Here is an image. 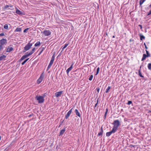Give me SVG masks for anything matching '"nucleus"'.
<instances>
[{
  "label": "nucleus",
  "mask_w": 151,
  "mask_h": 151,
  "mask_svg": "<svg viewBox=\"0 0 151 151\" xmlns=\"http://www.w3.org/2000/svg\"><path fill=\"white\" fill-rule=\"evenodd\" d=\"M13 48L12 47H10V48H9L7 49L6 52H10L11 51L13 50Z\"/></svg>",
  "instance_id": "18"
},
{
  "label": "nucleus",
  "mask_w": 151,
  "mask_h": 151,
  "mask_svg": "<svg viewBox=\"0 0 151 151\" xmlns=\"http://www.w3.org/2000/svg\"><path fill=\"white\" fill-rule=\"evenodd\" d=\"M9 5H6L4 7V8H3V9L4 10H5V9H7V8L9 7Z\"/></svg>",
  "instance_id": "31"
},
{
  "label": "nucleus",
  "mask_w": 151,
  "mask_h": 151,
  "mask_svg": "<svg viewBox=\"0 0 151 151\" xmlns=\"http://www.w3.org/2000/svg\"><path fill=\"white\" fill-rule=\"evenodd\" d=\"M132 146L133 147H134V145H133V146Z\"/></svg>",
  "instance_id": "61"
},
{
  "label": "nucleus",
  "mask_w": 151,
  "mask_h": 151,
  "mask_svg": "<svg viewBox=\"0 0 151 151\" xmlns=\"http://www.w3.org/2000/svg\"><path fill=\"white\" fill-rule=\"evenodd\" d=\"M116 131H117V130H116V129H115L114 128H113L112 130L109 132L110 133H111V134L112 133H115L116 132Z\"/></svg>",
  "instance_id": "19"
},
{
  "label": "nucleus",
  "mask_w": 151,
  "mask_h": 151,
  "mask_svg": "<svg viewBox=\"0 0 151 151\" xmlns=\"http://www.w3.org/2000/svg\"><path fill=\"white\" fill-rule=\"evenodd\" d=\"M46 93H44V95H43L44 97L46 96Z\"/></svg>",
  "instance_id": "51"
},
{
  "label": "nucleus",
  "mask_w": 151,
  "mask_h": 151,
  "mask_svg": "<svg viewBox=\"0 0 151 151\" xmlns=\"http://www.w3.org/2000/svg\"><path fill=\"white\" fill-rule=\"evenodd\" d=\"M146 52L147 54L146 55H147L149 57H150V54H149V52L147 50H146Z\"/></svg>",
  "instance_id": "29"
},
{
  "label": "nucleus",
  "mask_w": 151,
  "mask_h": 151,
  "mask_svg": "<svg viewBox=\"0 0 151 151\" xmlns=\"http://www.w3.org/2000/svg\"><path fill=\"white\" fill-rule=\"evenodd\" d=\"M72 109H71L68 112L67 114L65 115V119H67L70 116V114H71V113L72 112Z\"/></svg>",
  "instance_id": "10"
},
{
  "label": "nucleus",
  "mask_w": 151,
  "mask_h": 151,
  "mask_svg": "<svg viewBox=\"0 0 151 151\" xmlns=\"http://www.w3.org/2000/svg\"><path fill=\"white\" fill-rule=\"evenodd\" d=\"M32 55V54H31V53H30V52L29 53H28V52H26L25 53V55L21 57V59L19 60V61H22L25 58H27L29 56L31 55Z\"/></svg>",
  "instance_id": "4"
},
{
  "label": "nucleus",
  "mask_w": 151,
  "mask_h": 151,
  "mask_svg": "<svg viewBox=\"0 0 151 151\" xmlns=\"http://www.w3.org/2000/svg\"><path fill=\"white\" fill-rule=\"evenodd\" d=\"M16 13L19 15H22L23 14L22 12H21L20 11L17 9L16 11Z\"/></svg>",
  "instance_id": "14"
},
{
  "label": "nucleus",
  "mask_w": 151,
  "mask_h": 151,
  "mask_svg": "<svg viewBox=\"0 0 151 151\" xmlns=\"http://www.w3.org/2000/svg\"><path fill=\"white\" fill-rule=\"evenodd\" d=\"M69 44V43H66L64 45V46L62 49V50L61 52H62L64 50L68 45Z\"/></svg>",
  "instance_id": "21"
},
{
  "label": "nucleus",
  "mask_w": 151,
  "mask_h": 151,
  "mask_svg": "<svg viewBox=\"0 0 151 151\" xmlns=\"http://www.w3.org/2000/svg\"><path fill=\"white\" fill-rule=\"evenodd\" d=\"M22 31V28H17L15 30L14 32H20Z\"/></svg>",
  "instance_id": "17"
},
{
  "label": "nucleus",
  "mask_w": 151,
  "mask_h": 151,
  "mask_svg": "<svg viewBox=\"0 0 151 151\" xmlns=\"http://www.w3.org/2000/svg\"><path fill=\"white\" fill-rule=\"evenodd\" d=\"M75 113H76V114L77 116H79L80 118L81 117V114H80V113L78 112V110L77 109H76L75 110Z\"/></svg>",
  "instance_id": "13"
},
{
  "label": "nucleus",
  "mask_w": 151,
  "mask_h": 151,
  "mask_svg": "<svg viewBox=\"0 0 151 151\" xmlns=\"http://www.w3.org/2000/svg\"><path fill=\"white\" fill-rule=\"evenodd\" d=\"M132 104V101H128V102L127 103V104L128 105H130V104Z\"/></svg>",
  "instance_id": "37"
},
{
  "label": "nucleus",
  "mask_w": 151,
  "mask_h": 151,
  "mask_svg": "<svg viewBox=\"0 0 151 151\" xmlns=\"http://www.w3.org/2000/svg\"><path fill=\"white\" fill-rule=\"evenodd\" d=\"M44 49V47H42L41 48H40L39 49V50H40L41 51H42H42H43Z\"/></svg>",
  "instance_id": "40"
},
{
  "label": "nucleus",
  "mask_w": 151,
  "mask_h": 151,
  "mask_svg": "<svg viewBox=\"0 0 151 151\" xmlns=\"http://www.w3.org/2000/svg\"><path fill=\"white\" fill-rule=\"evenodd\" d=\"M132 39H130L129 40V42H132Z\"/></svg>",
  "instance_id": "52"
},
{
  "label": "nucleus",
  "mask_w": 151,
  "mask_h": 151,
  "mask_svg": "<svg viewBox=\"0 0 151 151\" xmlns=\"http://www.w3.org/2000/svg\"><path fill=\"white\" fill-rule=\"evenodd\" d=\"M43 33V34L45 36H48L50 35L51 34V32H50V30H44Z\"/></svg>",
  "instance_id": "7"
},
{
  "label": "nucleus",
  "mask_w": 151,
  "mask_h": 151,
  "mask_svg": "<svg viewBox=\"0 0 151 151\" xmlns=\"http://www.w3.org/2000/svg\"><path fill=\"white\" fill-rule=\"evenodd\" d=\"M9 9L13 10L14 9V8L13 7V5H9Z\"/></svg>",
  "instance_id": "28"
},
{
  "label": "nucleus",
  "mask_w": 151,
  "mask_h": 151,
  "mask_svg": "<svg viewBox=\"0 0 151 151\" xmlns=\"http://www.w3.org/2000/svg\"><path fill=\"white\" fill-rule=\"evenodd\" d=\"M35 48H33L32 50L30 52V53L32 54L35 51Z\"/></svg>",
  "instance_id": "33"
},
{
  "label": "nucleus",
  "mask_w": 151,
  "mask_h": 151,
  "mask_svg": "<svg viewBox=\"0 0 151 151\" xmlns=\"http://www.w3.org/2000/svg\"><path fill=\"white\" fill-rule=\"evenodd\" d=\"M146 0H140L139 1V5L141 6L143 3Z\"/></svg>",
  "instance_id": "24"
},
{
  "label": "nucleus",
  "mask_w": 151,
  "mask_h": 151,
  "mask_svg": "<svg viewBox=\"0 0 151 151\" xmlns=\"http://www.w3.org/2000/svg\"><path fill=\"white\" fill-rule=\"evenodd\" d=\"M3 45L0 44V49H3Z\"/></svg>",
  "instance_id": "41"
},
{
  "label": "nucleus",
  "mask_w": 151,
  "mask_h": 151,
  "mask_svg": "<svg viewBox=\"0 0 151 151\" xmlns=\"http://www.w3.org/2000/svg\"><path fill=\"white\" fill-rule=\"evenodd\" d=\"M7 43V40L6 39H3L0 40V44L1 45H4Z\"/></svg>",
  "instance_id": "9"
},
{
  "label": "nucleus",
  "mask_w": 151,
  "mask_h": 151,
  "mask_svg": "<svg viewBox=\"0 0 151 151\" xmlns=\"http://www.w3.org/2000/svg\"><path fill=\"white\" fill-rule=\"evenodd\" d=\"M35 99L38 101V103L40 104L42 103L44 101V96L37 95L35 97Z\"/></svg>",
  "instance_id": "2"
},
{
  "label": "nucleus",
  "mask_w": 151,
  "mask_h": 151,
  "mask_svg": "<svg viewBox=\"0 0 151 151\" xmlns=\"http://www.w3.org/2000/svg\"><path fill=\"white\" fill-rule=\"evenodd\" d=\"M6 56L5 55H3L0 57V61L2 60L3 59L5 58Z\"/></svg>",
  "instance_id": "20"
},
{
  "label": "nucleus",
  "mask_w": 151,
  "mask_h": 151,
  "mask_svg": "<svg viewBox=\"0 0 151 151\" xmlns=\"http://www.w3.org/2000/svg\"><path fill=\"white\" fill-rule=\"evenodd\" d=\"M29 29V28H27L25 29L24 31V32L25 33Z\"/></svg>",
  "instance_id": "38"
},
{
  "label": "nucleus",
  "mask_w": 151,
  "mask_h": 151,
  "mask_svg": "<svg viewBox=\"0 0 151 151\" xmlns=\"http://www.w3.org/2000/svg\"><path fill=\"white\" fill-rule=\"evenodd\" d=\"M111 88V87L110 86H109L106 89V93H108L109 92V90Z\"/></svg>",
  "instance_id": "26"
},
{
  "label": "nucleus",
  "mask_w": 151,
  "mask_h": 151,
  "mask_svg": "<svg viewBox=\"0 0 151 151\" xmlns=\"http://www.w3.org/2000/svg\"><path fill=\"white\" fill-rule=\"evenodd\" d=\"M115 37V36H114H114H113V37H113V38H114Z\"/></svg>",
  "instance_id": "56"
},
{
  "label": "nucleus",
  "mask_w": 151,
  "mask_h": 151,
  "mask_svg": "<svg viewBox=\"0 0 151 151\" xmlns=\"http://www.w3.org/2000/svg\"><path fill=\"white\" fill-rule=\"evenodd\" d=\"M106 115H104V119H105L106 118Z\"/></svg>",
  "instance_id": "50"
},
{
  "label": "nucleus",
  "mask_w": 151,
  "mask_h": 151,
  "mask_svg": "<svg viewBox=\"0 0 151 151\" xmlns=\"http://www.w3.org/2000/svg\"><path fill=\"white\" fill-rule=\"evenodd\" d=\"M151 14V10H150L149 12V13L147 14V16H149Z\"/></svg>",
  "instance_id": "46"
},
{
  "label": "nucleus",
  "mask_w": 151,
  "mask_h": 151,
  "mask_svg": "<svg viewBox=\"0 0 151 151\" xmlns=\"http://www.w3.org/2000/svg\"><path fill=\"white\" fill-rule=\"evenodd\" d=\"M140 40H143V39H144L145 38V37L143 35H142L141 34H140Z\"/></svg>",
  "instance_id": "23"
},
{
  "label": "nucleus",
  "mask_w": 151,
  "mask_h": 151,
  "mask_svg": "<svg viewBox=\"0 0 151 151\" xmlns=\"http://www.w3.org/2000/svg\"><path fill=\"white\" fill-rule=\"evenodd\" d=\"M29 58H27L25 60H24L22 63V65H23L24 64L29 60Z\"/></svg>",
  "instance_id": "25"
},
{
  "label": "nucleus",
  "mask_w": 151,
  "mask_h": 151,
  "mask_svg": "<svg viewBox=\"0 0 151 151\" xmlns=\"http://www.w3.org/2000/svg\"><path fill=\"white\" fill-rule=\"evenodd\" d=\"M96 90H97L98 92L99 93V90H100V88H96Z\"/></svg>",
  "instance_id": "47"
},
{
  "label": "nucleus",
  "mask_w": 151,
  "mask_h": 151,
  "mask_svg": "<svg viewBox=\"0 0 151 151\" xmlns=\"http://www.w3.org/2000/svg\"><path fill=\"white\" fill-rule=\"evenodd\" d=\"M42 51H41L39 53V55H40L41 53L42 52Z\"/></svg>",
  "instance_id": "49"
},
{
  "label": "nucleus",
  "mask_w": 151,
  "mask_h": 151,
  "mask_svg": "<svg viewBox=\"0 0 151 151\" xmlns=\"http://www.w3.org/2000/svg\"><path fill=\"white\" fill-rule=\"evenodd\" d=\"M4 33H1L0 34V36L1 37H3L4 36Z\"/></svg>",
  "instance_id": "43"
},
{
  "label": "nucleus",
  "mask_w": 151,
  "mask_h": 151,
  "mask_svg": "<svg viewBox=\"0 0 151 151\" xmlns=\"http://www.w3.org/2000/svg\"><path fill=\"white\" fill-rule=\"evenodd\" d=\"M108 112V109L107 108L106 109V111L105 113V115H107V113Z\"/></svg>",
  "instance_id": "42"
},
{
  "label": "nucleus",
  "mask_w": 151,
  "mask_h": 151,
  "mask_svg": "<svg viewBox=\"0 0 151 151\" xmlns=\"http://www.w3.org/2000/svg\"><path fill=\"white\" fill-rule=\"evenodd\" d=\"M93 75H91L90 76V77H89V80H90V81H91L92 80V79H93Z\"/></svg>",
  "instance_id": "35"
},
{
  "label": "nucleus",
  "mask_w": 151,
  "mask_h": 151,
  "mask_svg": "<svg viewBox=\"0 0 151 151\" xmlns=\"http://www.w3.org/2000/svg\"><path fill=\"white\" fill-rule=\"evenodd\" d=\"M44 77V75L43 73H42L40 75V77L37 81V84H40L42 81Z\"/></svg>",
  "instance_id": "6"
},
{
  "label": "nucleus",
  "mask_w": 151,
  "mask_h": 151,
  "mask_svg": "<svg viewBox=\"0 0 151 151\" xmlns=\"http://www.w3.org/2000/svg\"><path fill=\"white\" fill-rule=\"evenodd\" d=\"M4 28L5 29H8V25L7 24H5L4 26Z\"/></svg>",
  "instance_id": "32"
},
{
  "label": "nucleus",
  "mask_w": 151,
  "mask_h": 151,
  "mask_svg": "<svg viewBox=\"0 0 151 151\" xmlns=\"http://www.w3.org/2000/svg\"><path fill=\"white\" fill-rule=\"evenodd\" d=\"M148 112L151 113V110H149V111H148Z\"/></svg>",
  "instance_id": "54"
},
{
  "label": "nucleus",
  "mask_w": 151,
  "mask_h": 151,
  "mask_svg": "<svg viewBox=\"0 0 151 151\" xmlns=\"http://www.w3.org/2000/svg\"><path fill=\"white\" fill-rule=\"evenodd\" d=\"M103 130L102 127L101 128V129L100 132L99 133V134H98L97 135V136H101V137L103 135Z\"/></svg>",
  "instance_id": "11"
},
{
  "label": "nucleus",
  "mask_w": 151,
  "mask_h": 151,
  "mask_svg": "<svg viewBox=\"0 0 151 151\" xmlns=\"http://www.w3.org/2000/svg\"><path fill=\"white\" fill-rule=\"evenodd\" d=\"M113 124L114 125L113 128L117 130L118 127L120 125V122L118 120H114L113 123Z\"/></svg>",
  "instance_id": "1"
},
{
  "label": "nucleus",
  "mask_w": 151,
  "mask_h": 151,
  "mask_svg": "<svg viewBox=\"0 0 151 151\" xmlns=\"http://www.w3.org/2000/svg\"><path fill=\"white\" fill-rule=\"evenodd\" d=\"M63 93V91H60L56 92L55 93V96L57 97H58L62 95Z\"/></svg>",
  "instance_id": "8"
},
{
  "label": "nucleus",
  "mask_w": 151,
  "mask_h": 151,
  "mask_svg": "<svg viewBox=\"0 0 151 151\" xmlns=\"http://www.w3.org/2000/svg\"><path fill=\"white\" fill-rule=\"evenodd\" d=\"M147 67L149 70H151V63H149L148 64Z\"/></svg>",
  "instance_id": "27"
},
{
  "label": "nucleus",
  "mask_w": 151,
  "mask_h": 151,
  "mask_svg": "<svg viewBox=\"0 0 151 151\" xmlns=\"http://www.w3.org/2000/svg\"><path fill=\"white\" fill-rule=\"evenodd\" d=\"M73 64L71 65L70 67L68 68L66 70V71L67 74H68L70 71L72 70L73 67Z\"/></svg>",
  "instance_id": "12"
},
{
  "label": "nucleus",
  "mask_w": 151,
  "mask_h": 151,
  "mask_svg": "<svg viewBox=\"0 0 151 151\" xmlns=\"http://www.w3.org/2000/svg\"><path fill=\"white\" fill-rule=\"evenodd\" d=\"M98 101H99V98H98L97 99L96 103L95 105V107H96L97 106L98 104Z\"/></svg>",
  "instance_id": "39"
},
{
  "label": "nucleus",
  "mask_w": 151,
  "mask_h": 151,
  "mask_svg": "<svg viewBox=\"0 0 151 151\" xmlns=\"http://www.w3.org/2000/svg\"><path fill=\"white\" fill-rule=\"evenodd\" d=\"M99 67H98V68L97 69L96 74V75H97L99 73Z\"/></svg>",
  "instance_id": "34"
},
{
  "label": "nucleus",
  "mask_w": 151,
  "mask_h": 151,
  "mask_svg": "<svg viewBox=\"0 0 151 151\" xmlns=\"http://www.w3.org/2000/svg\"><path fill=\"white\" fill-rule=\"evenodd\" d=\"M60 126L61 125H60H60H59V126H58V127H60Z\"/></svg>",
  "instance_id": "58"
},
{
  "label": "nucleus",
  "mask_w": 151,
  "mask_h": 151,
  "mask_svg": "<svg viewBox=\"0 0 151 151\" xmlns=\"http://www.w3.org/2000/svg\"><path fill=\"white\" fill-rule=\"evenodd\" d=\"M139 75L140 77H144V76H142V75L141 74V72H140V70H139Z\"/></svg>",
  "instance_id": "36"
},
{
  "label": "nucleus",
  "mask_w": 151,
  "mask_h": 151,
  "mask_svg": "<svg viewBox=\"0 0 151 151\" xmlns=\"http://www.w3.org/2000/svg\"><path fill=\"white\" fill-rule=\"evenodd\" d=\"M55 54H54L51 58V60L50 62V63L49 64V65L48 66V67L47 68V70H49V69L50 68L51 66H52V65L54 61V60L55 59Z\"/></svg>",
  "instance_id": "3"
},
{
  "label": "nucleus",
  "mask_w": 151,
  "mask_h": 151,
  "mask_svg": "<svg viewBox=\"0 0 151 151\" xmlns=\"http://www.w3.org/2000/svg\"><path fill=\"white\" fill-rule=\"evenodd\" d=\"M149 57L146 54H143V57L142 59V61L144 60H145V59L147 57Z\"/></svg>",
  "instance_id": "15"
},
{
  "label": "nucleus",
  "mask_w": 151,
  "mask_h": 151,
  "mask_svg": "<svg viewBox=\"0 0 151 151\" xmlns=\"http://www.w3.org/2000/svg\"><path fill=\"white\" fill-rule=\"evenodd\" d=\"M64 120H63L62 121H61L60 122V125H61L64 122Z\"/></svg>",
  "instance_id": "45"
},
{
  "label": "nucleus",
  "mask_w": 151,
  "mask_h": 151,
  "mask_svg": "<svg viewBox=\"0 0 151 151\" xmlns=\"http://www.w3.org/2000/svg\"><path fill=\"white\" fill-rule=\"evenodd\" d=\"M138 26H139V27H140V29H142V25H140V24L139 25H138Z\"/></svg>",
  "instance_id": "48"
},
{
  "label": "nucleus",
  "mask_w": 151,
  "mask_h": 151,
  "mask_svg": "<svg viewBox=\"0 0 151 151\" xmlns=\"http://www.w3.org/2000/svg\"><path fill=\"white\" fill-rule=\"evenodd\" d=\"M144 45H145V48L146 49H147L148 48L147 47V46L146 45V44H145V43H144Z\"/></svg>",
  "instance_id": "44"
},
{
  "label": "nucleus",
  "mask_w": 151,
  "mask_h": 151,
  "mask_svg": "<svg viewBox=\"0 0 151 151\" xmlns=\"http://www.w3.org/2000/svg\"><path fill=\"white\" fill-rule=\"evenodd\" d=\"M106 35H107V33H106Z\"/></svg>",
  "instance_id": "59"
},
{
  "label": "nucleus",
  "mask_w": 151,
  "mask_h": 151,
  "mask_svg": "<svg viewBox=\"0 0 151 151\" xmlns=\"http://www.w3.org/2000/svg\"><path fill=\"white\" fill-rule=\"evenodd\" d=\"M65 128H64L61 130L60 133V135H63L65 132Z\"/></svg>",
  "instance_id": "16"
},
{
  "label": "nucleus",
  "mask_w": 151,
  "mask_h": 151,
  "mask_svg": "<svg viewBox=\"0 0 151 151\" xmlns=\"http://www.w3.org/2000/svg\"><path fill=\"white\" fill-rule=\"evenodd\" d=\"M40 41H38L37 42L35 45V47H37L39 46L40 45Z\"/></svg>",
  "instance_id": "22"
},
{
  "label": "nucleus",
  "mask_w": 151,
  "mask_h": 151,
  "mask_svg": "<svg viewBox=\"0 0 151 151\" xmlns=\"http://www.w3.org/2000/svg\"><path fill=\"white\" fill-rule=\"evenodd\" d=\"M32 115H30L29 116V117H30Z\"/></svg>",
  "instance_id": "57"
},
{
  "label": "nucleus",
  "mask_w": 151,
  "mask_h": 151,
  "mask_svg": "<svg viewBox=\"0 0 151 151\" xmlns=\"http://www.w3.org/2000/svg\"><path fill=\"white\" fill-rule=\"evenodd\" d=\"M32 45V43H29L27 45L24 47L23 52H25L29 50L31 48Z\"/></svg>",
  "instance_id": "5"
},
{
  "label": "nucleus",
  "mask_w": 151,
  "mask_h": 151,
  "mask_svg": "<svg viewBox=\"0 0 151 151\" xmlns=\"http://www.w3.org/2000/svg\"><path fill=\"white\" fill-rule=\"evenodd\" d=\"M111 134V133L110 132H107L106 134V136L108 137L110 136Z\"/></svg>",
  "instance_id": "30"
},
{
  "label": "nucleus",
  "mask_w": 151,
  "mask_h": 151,
  "mask_svg": "<svg viewBox=\"0 0 151 151\" xmlns=\"http://www.w3.org/2000/svg\"><path fill=\"white\" fill-rule=\"evenodd\" d=\"M60 53L57 56V58H58L59 56H60Z\"/></svg>",
  "instance_id": "53"
},
{
  "label": "nucleus",
  "mask_w": 151,
  "mask_h": 151,
  "mask_svg": "<svg viewBox=\"0 0 151 151\" xmlns=\"http://www.w3.org/2000/svg\"><path fill=\"white\" fill-rule=\"evenodd\" d=\"M150 6V7H151V4H150V6Z\"/></svg>",
  "instance_id": "60"
},
{
  "label": "nucleus",
  "mask_w": 151,
  "mask_h": 151,
  "mask_svg": "<svg viewBox=\"0 0 151 151\" xmlns=\"http://www.w3.org/2000/svg\"><path fill=\"white\" fill-rule=\"evenodd\" d=\"M141 67H142V66H141L140 67L139 70H140V69H141Z\"/></svg>",
  "instance_id": "55"
}]
</instances>
